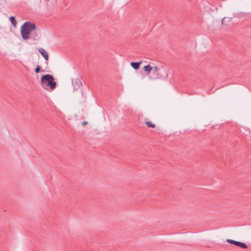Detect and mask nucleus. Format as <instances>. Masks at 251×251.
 <instances>
[{"mask_svg": "<svg viewBox=\"0 0 251 251\" xmlns=\"http://www.w3.org/2000/svg\"><path fill=\"white\" fill-rule=\"evenodd\" d=\"M41 67L39 65H37L35 70V72L36 73H38L39 72H40L41 70Z\"/></svg>", "mask_w": 251, "mask_h": 251, "instance_id": "14", "label": "nucleus"}, {"mask_svg": "<svg viewBox=\"0 0 251 251\" xmlns=\"http://www.w3.org/2000/svg\"><path fill=\"white\" fill-rule=\"evenodd\" d=\"M40 84L44 89L48 91L49 89L52 91L56 86V82L54 80V77L50 74L43 75L41 77Z\"/></svg>", "mask_w": 251, "mask_h": 251, "instance_id": "1", "label": "nucleus"}, {"mask_svg": "<svg viewBox=\"0 0 251 251\" xmlns=\"http://www.w3.org/2000/svg\"><path fill=\"white\" fill-rule=\"evenodd\" d=\"M72 85L74 87V90H77L80 88L82 86V82L79 79V78H75L72 79Z\"/></svg>", "mask_w": 251, "mask_h": 251, "instance_id": "5", "label": "nucleus"}, {"mask_svg": "<svg viewBox=\"0 0 251 251\" xmlns=\"http://www.w3.org/2000/svg\"><path fill=\"white\" fill-rule=\"evenodd\" d=\"M153 67L151 66L150 64L146 65L144 67V70L149 74L151 71L152 70Z\"/></svg>", "mask_w": 251, "mask_h": 251, "instance_id": "9", "label": "nucleus"}, {"mask_svg": "<svg viewBox=\"0 0 251 251\" xmlns=\"http://www.w3.org/2000/svg\"><path fill=\"white\" fill-rule=\"evenodd\" d=\"M9 20L10 22L11 23L12 25L14 27H16L17 25V22L15 20V18L13 16H11L9 18Z\"/></svg>", "mask_w": 251, "mask_h": 251, "instance_id": "10", "label": "nucleus"}, {"mask_svg": "<svg viewBox=\"0 0 251 251\" xmlns=\"http://www.w3.org/2000/svg\"><path fill=\"white\" fill-rule=\"evenodd\" d=\"M147 119H145V124L148 127H152V128H155V125L154 124H152L151 122L150 121H146Z\"/></svg>", "mask_w": 251, "mask_h": 251, "instance_id": "11", "label": "nucleus"}, {"mask_svg": "<svg viewBox=\"0 0 251 251\" xmlns=\"http://www.w3.org/2000/svg\"><path fill=\"white\" fill-rule=\"evenodd\" d=\"M88 124V122H86V121H84L82 123V126H85V125H86L87 124Z\"/></svg>", "mask_w": 251, "mask_h": 251, "instance_id": "15", "label": "nucleus"}, {"mask_svg": "<svg viewBox=\"0 0 251 251\" xmlns=\"http://www.w3.org/2000/svg\"><path fill=\"white\" fill-rule=\"evenodd\" d=\"M30 38L34 40H37L40 38V35L37 33L36 31L34 30L31 33Z\"/></svg>", "mask_w": 251, "mask_h": 251, "instance_id": "7", "label": "nucleus"}, {"mask_svg": "<svg viewBox=\"0 0 251 251\" xmlns=\"http://www.w3.org/2000/svg\"><path fill=\"white\" fill-rule=\"evenodd\" d=\"M237 246L243 249H247L248 248V246L246 244H245L244 243L239 242V241L238 242V243L237 245Z\"/></svg>", "mask_w": 251, "mask_h": 251, "instance_id": "12", "label": "nucleus"}, {"mask_svg": "<svg viewBox=\"0 0 251 251\" xmlns=\"http://www.w3.org/2000/svg\"><path fill=\"white\" fill-rule=\"evenodd\" d=\"M23 25L31 33L35 30L36 26L34 23L29 22H25Z\"/></svg>", "mask_w": 251, "mask_h": 251, "instance_id": "4", "label": "nucleus"}, {"mask_svg": "<svg viewBox=\"0 0 251 251\" xmlns=\"http://www.w3.org/2000/svg\"><path fill=\"white\" fill-rule=\"evenodd\" d=\"M153 72L156 75L155 78L164 79L168 77L167 74L161 65L155 66Z\"/></svg>", "mask_w": 251, "mask_h": 251, "instance_id": "2", "label": "nucleus"}, {"mask_svg": "<svg viewBox=\"0 0 251 251\" xmlns=\"http://www.w3.org/2000/svg\"><path fill=\"white\" fill-rule=\"evenodd\" d=\"M142 63V61L136 62H131L130 65L135 70H138L140 67V65Z\"/></svg>", "mask_w": 251, "mask_h": 251, "instance_id": "8", "label": "nucleus"}, {"mask_svg": "<svg viewBox=\"0 0 251 251\" xmlns=\"http://www.w3.org/2000/svg\"><path fill=\"white\" fill-rule=\"evenodd\" d=\"M38 50L43 56L46 61H48L49 60V56L45 50L43 48H39Z\"/></svg>", "mask_w": 251, "mask_h": 251, "instance_id": "6", "label": "nucleus"}, {"mask_svg": "<svg viewBox=\"0 0 251 251\" xmlns=\"http://www.w3.org/2000/svg\"><path fill=\"white\" fill-rule=\"evenodd\" d=\"M21 34L22 38L25 40L29 38L30 35H31V32H29L25 27L23 25L21 27Z\"/></svg>", "mask_w": 251, "mask_h": 251, "instance_id": "3", "label": "nucleus"}, {"mask_svg": "<svg viewBox=\"0 0 251 251\" xmlns=\"http://www.w3.org/2000/svg\"><path fill=\"white\" fill-rule=\"evenodd\" d=\"M226 241H227V242H228L230 244H233V245H234L236 246H237V245L238 244V242H239V241H235V240H233L232 239H227Z\"/></svg>", "mask_w": 251, "mask_h": 251, "instance_id": "13", "label": "nucleus"}, {"mask_svg": "<svg viewBox=\"0 0 251 251\" xmlns=\"http://www.w3.org/2000/svg\"><path fill=\"white\" fill-rule=\"evenodd\" d=\"M225 19V18H224L223 19V20H222V23L223 24H224V21Z\"/></svg>", "mask_w": 251, "mask_h": 251, "instance_id": "16", "label": "nucleus"}]
</instances>
